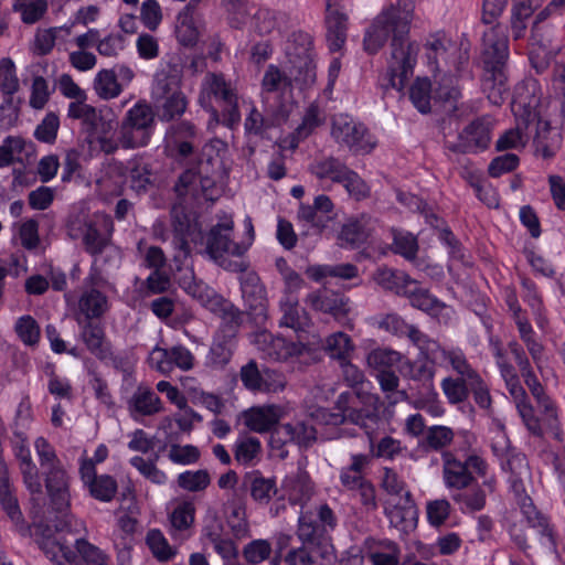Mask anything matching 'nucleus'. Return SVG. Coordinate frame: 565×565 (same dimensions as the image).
Wrapping results in <instances>:
<instances>
[{"instance_id": "56", "label": "nucleus", "mask_w": 565, "mask_h": 565, "mask_svg": "<svg viewBox=\"0 0 565 565\" xmlns=\"http://www.w3.org/2000/svg\"><path fill=\"white\" fill-rule=\"evenodd\" d=\"M392 250L409 262L416 259L418 243L416 236L403 231H393Z\"/></svg>"}, {"instance_id": "22", "label": "nucleus", "mask_w": 565, "mask_h": 565, "mask_svg": "<svg viewBox=\"0 0 565 565\" xmlns=\"http://www.w3.org/2000/svg\"><path fill=\"white\" fill-rule=\"evenodd\" d=\"M306 302L313 310L329 313L337 319L345 317L349 311L347 299L342 295L327 289L309 294Z\"/></svg>"}, {"instance_id": "55", "label": "nucleus", "mask_w": 565, "mask_h": 565, "mask_svg": "<svg viewBox=\"0 0 565 565\" xmlns=\"http://www.w3.org/2000/svg\"><path fill=\"white\" fill-rule=\"evenodd\" d=\"M341 246L356 248L367 238V231L362 221L351 220L343 225L340 236Z\"/></svg>"}, {"instance_id": "53", "label": "nucleus", "mask_w": 565, "mask_h": 565, "mask_svg": "<svg viewBox=\"0 0 565 565\" xmlns=\"http://www.w3.org/2000/svg\"><path fill=\"white\" fill-rule=\"evenodd\" d=\"M532 136V129H525L524 124L516 121V127L507 130L495 143L498 151H504L508 149H518L524 147L526 140Z\"/></svg>"}, {"instance_id": "18", "label": "nucleus", "mask_w": 565, "mask_h": 565, "mask_svg": "<svg viewBox=\"0 0 565 565\" xmlns=\"http://www.w3.org/2000/svg\"><path fill=\"white\" fill-rule=\"evenodd\" d=\"M384 511L394 527L405 533L416 529L418 510L412 497H388Z\"/></svg>"}, {"instance_id": "34", "label": "nucleus", "mask_w": 565, "mask_h": 565, "mask_svg": "<svg viewBox=\"0 0 565 565\" xmlns=\"http://www.w3.org/2000/svg\"><path fill=\"white\" fill-rule=\"evenodd\" d=\"M224 515L235 537L241 539L247 535L248 523L242 497H233L224 503Z\"/></svg>"}, {"instance_id": "21", "label": "nucleus", "mask_w": 565, "mask_h": 565, "mask_svg": "<svg viewBox=\"0 0 565 565\" xmlns=\"http://www.w3.org/2000/svg\"><path fill=\"white\" fill-rule=\"evenodd\" d=\"M130 417L138 422L141 417L153 416L162 411L160 397L147 386L139 385L127 402Z\"/></svg>"}, {"instance_id": "27", "label": "nucleus", "mask_w": 565, "mask_h": 565, "mask_svg": "<svg viewBox=\"0 0 565 565\" xmlns=\"http://www.w3.org/2000/svg\"><path fill=\"white\" fill-rule=\"evenodd\" d=\"M245 425L253 431L266 433L276 426L280 418V409L275 405L252 407L244 414Z\"/></svg>"}, {"instance_id": "20", "label": "nucleus", "mask_w": 565, "mask_h": 565, "mask_svg": "<svg viewBox=\"0 0 565 565\" xmlns=\"http://www.w3.org/2000/svg\"><path fill=\"white\" fill-rule=\"evenodd\" d=\"M359 397L351 392H343L338 396L335 408L345 414L350 423L360 426L367 435L376 426L380 414L377 407L358 408Z\"/></svg>"}, {"instance_id": "35", "label": "nucleus", "mask_w": 565, "mask_h": 565, "mask_svg": "<svg viewBox=\"0 0 565 565\" xmlns=\"http://www.w3.org/2000/svg\"><path fill=\"white\" fill-rule=\"evenodd\" d=\"M292 82L287 73H282L277 66L269 65L262 81V98L264 104H271V94L278 98L277 93L291 88Z\"/></svg>"}, {"instance_id": "42", "label": "nucleus", "mask_w": 565, "mask_h": 565, "mask_svg": "<svg viewBox=\"0 0 565 565\" xmlns=\"http://www.w3.org/2000/svg\"><path fill=\"white\" fill-rule=\"evenodd\" d=\"M307 275L315 281H321L327 277L352 279L358 276V267L353 264L313 265L308 267Z\"/></svg>"}, {"instance_id": "54", "label": "nucleus", "mask_w": 565, "mask_h": 565, "mask_svg": "<svg viewBox=\"0 0 565 565\" xmlns=\"http://www.w3.org/2000/svg\"><path fill=\"white\" fill-rule=\"evenodd\" d=\"M441 390L448 402L452 405L463 403L470 392V386L466 377H445L441 382Z\"/></svg>"}, {"instance_id": "11", "label": "nucleus", "mask_w": 565, "mask_h": 565, "mask_svg": "<svg viewBox=\"0 0 565 565\" xmlns=\"http://www.w3.org/2000/svg\"><path fill=\"white\" fill-rule=\"evenodd\" d=\"M202 92L223 104L222 122L225 126L233 128L239 124L241 113L236 90L222 74H207L202 84Z\"/></svg>"}, {"instance_id": "24", "label": "nucleus", "mask_w": 565, "mask_h": 565, "mask_svg": "<svg viewBox=\"0 0 565 565\" xmlns=\"http://www.w3.org/2000/svg\"><path fill=\"white\" fill-rule=\"evenodd\" d=\"M326 25L329 49L332 52L339 51L347 40V15L332 0H327Z\"/></svg>"}, {"instance_id": "30", "label": "nucleus", "mask_w": 565, "mask_h": 565, "mask_svg": "<svg viewBox=\"0 0 565 565\" xmlns=\"http://www.w3.org/2000/svg\"><path fill=\"white\" fill-rule=\"evenodd\" d=\"M77 321L82 326L81 337L88 351L97 359L105 360L110 351L102 326L93 321H82L81 318Z\"/></svg>"}, {"instance_id": "19", "label": "nucleus", "mask_w": 565, "mask_h": 565, "mask_svg": "<svg viewBox=\"0 0 565 565\" xmlns=\"http://www.w3.org/2000/svg\"><path fill=\"white\" fill-rule=\"evenodd\" d=\"M297 535L303 546L317 551L321 557H326L332 548L331 536L326 525H320L308 513L302 512L299 516Z\"/></svg>"}, {"instance_id": "5", "label": "nucleus", "mask_w": 565, "mask_h": 565, "mask_svg": "<svg viewBox=\"0 0 565 565\" xmlns=\"http://www.w3.org/2000/svg\"><path fill=\"white\" fill-rule=\"evenodd\" d=\"M444 480L449 489L462 490L469 487L473 480V473L484 478V491L493 492L494 480L487 478L488 465L483 458L477 455H469L465 461L458 460L450 451L441 452Z\"/></svg>"}, {"instance_id": "50", "label": "nucleus", "mask_w": 565, "mask_h": 565, "mask_svg": "<svg viewBox=\"0 0 565 565\" xmlns=\"http://www.w3.org/2000/svg\"><path fill=\"white\" fill-rule=\"evenodd\" d=\"M454 437L455 434L450 427L431 426L427 428L422 446L426 450L439 451L449 446Z\"/></svg>"}, {"instance_id": "37", "label": "nucleus", "mask_w": 565, "mask_h": 565, "mask_svg": "<svg viewBox=\"0 0 565 565\" xmlns=\"http://www.w3.org/2000/svg\"><path fill=\"white\" fill-rule=\"evenodd\" d=\"M188 99L184 93H179L170 97L154 102V116L162 122L174 121L185 113Z\"/></svg>"}, {"instance_id": "36", "label": "nucleus", "mask_w": 565, "mask_h": 565, "mask_svg": "<svg viewBox=\"0 0 565 565\" xmlns=\"http://www.w3.org/2000/svg\"><path fill=\"white\" fill-rule=\"evenodd\" d=\"M348 169L349 167L344 162L332 156L315 160L309 167V171L317 179L331 180L335 183L340 182Z\"/></svg>"}, {"instance_id": "1", "label": "nucleus", "mask_w": 565, "mask_h": 565, "mask_svg": "<svg viewBox=\"0 0 565 565\" xmlns=\"http://www.w3.org/2000/svg\"><path fill=\"white\" fill-rule=\"evenodd\" d=\"M414 8V0H398L379 14L365 33L363 45L370 54L377 53L391 38L387 68L380 78L381 87L385 90H402L413 76L419 52L418 43L408 36Z\"/></svg>"}, {"instance_id": "12", "label": "nucleus", "mask_w": 565, "mask_h": 565, "mask_svg": "<svg viewBox=\"0 0 565 565\" xmlns=\"http://www.w3.org/2000/svg\"><path fill=\"white\" fill-rule=\"evenodd\" d=\"M242 298L249 319L262 326L267 320V295L265 286L255 271H248L238 277Z\"/></svg>"}, {"instance_id": "41", "label": "nucleus", "mask_w": 565, "mask_h": 565, "mask_svg": "<svg viewBox=\"0 0 565 565\" xmlns=\"http://www.w3.org/2000/svg\"><path fill=\"white\" fill-rule=\"evenodd\" d=\"M129 188L138 195L145 194L151 185V170L149 166L139 158L128 161Z\"/></svg>"}, {"instance_id": "13", "label": "nucleus", "mask_w": 565, "mask_h": 565, "mask_svg": "<svg viewBox=\"0 0 565 565\" xmlns=\"http://www.w3.org/2000/svg\"><path fill=\"white\" fill-rule=\"evenodd\" d=\"M108 457V448L99 445L93 458H84L81 460L79 473L84 486L88 489L89 494H116L117 481L109 475H97L96 463H100Z\"/></svg>"}, {"instance_id": "10", "label": "nucleus", "mask_w": 565, "mask_h": 565, "mask_svg": "<svg viewBox=\"0 0 565 565\" xmlns=\"http://www.w3.org/2000/svg\"><path fill=\"white\" fill-rule=\"evenodd\" d=\"M171 225L173 231L172 245L174 248L173 262L178 270H181L191 255L189 241H194L200 235L199 224L191 220L184 206L173 205L171 209Z\"/></svg>"}, {"instance_id": "46", "label": "nucleus", "mask_w": 565, "mask_h": 565, "mask_svg": "<svg viewBox=\"0 0 565 565\" xmlns=\"http://www.w3.org/2000/svg\"><path fill=\"white\" fill-rule=\"evenodd\" d=\"M94 89L102 99L109 100L120 95L122 88L114 70H102L94 78Z\"/></svg>"}, {"instance_id": "23", "label": "nucleus", "mask_w": 565, "mask_h": 565, "mask_svg": "<svg viewBox=\"0 0 565 565\" xmlns=\"http://www.w3.org/2000/svg\"><path fill=\"white\" fill-rule=\"evenodd\" d=\"M180 287L210 311L215 309L223 298L203 280L198 279L192 270L186 271L180 278Z\"/></svg>"}, {"instance_id": "2", "label": "nucleus", "mask_w": 565, "mask_h": 565, "mask_svg": "<svg viewBox=\"0 0 565 565\" xmlns=\"http://www.w3.org/2000/svg\"><path fill=\"white\" fill-rule=\"evenodd\" d=\"M508 29L497 23L483 33L482 61L484 72L481 89L492 105L500 106L509 95L507 62L509 58Z\"/></svg>"}, {"instance_id": "33", "label": "nucleus", "mask_w": 565, "mask_h": 565, "mask_svg": "<svg viewBox=\"0 0 565 565\" xmlns=\"http://www.w3.org/2000/svg\"><path fill=\"white\" fill-rule=\"evenodd\" d=\"M86 99L72 102L68 105L67 116L72 119L81 120L83 130L93 136L97 134L99 126L102 127L103 117L97 109L85 103Z\"/></svg>"}, {"instance_id": "60", "label": "nucleus", "mask_w": 565, "mask_h": 565, "mask_svg": "<svg viewBox=\"0 0 565 565\" xmlns=\"http://www.w3.org/2000/svg\"><path fill=\"white\" fill-rule=\"evenodd\" d=\"M322 122L323 118L319 106L310 104L305 111L301 124L295 130L296 138L298 140L308 138Z\"/></svg>"}, {"instance_id": "4", "label": "nucleus", "mask_w": 565, "mask_h": 565, "mask_svg": "<svg viewBox=\"0 0 565 565\" xmlns=\"http://www.w3.org/2000/svg\"><path fill=\"white\" fill-rule=\"evenodd\" d=\"M60 541L44 540L42 551L51 561H55L61 553L71 565H109L110 558L99 547L78 537H62ZM56 565H63L57 562Z\"/></svg>"}, {"instance_id": "7", "label": "nucleus", "mask_w": 565, "mask_h": 565, "mask_svg": "<svg viewBox=\"0 0 565 565\" xmlns=\"http://www.w3.org/2000/svg\"><path fill=\"white\" fill-rule=\"evenodd\" d=\"M154 129V114L146 103H137L122 118L118 138L121 148L137 149L148 146Z\"/></svg>"}, {"instance_id": "9", "label": "nucleus", "mask_w": 565, "mask_h": 565, "mask_svg": "<svg viewBox=\"0 0 565 565\" xmlns=\"http://www.w3.org/2000/svg\"><path fill=\"white\" fill-rule=\"evenodd\" d=\"M542 88L534 77H526L514 87L511 109L516 121L524 124V128H531L540 120L537 108L541 105Z\"/></svg>"}, {"instance_id": "40", "label": "nucleus", "mask_w": 565, "mask_h": 565, "mask_svg": "<svg viewBox=\"0 0 565 565\" xmlns=\"http://www.w3.org/2000/svg\"><path fill=\"white\" fill-rule=\"evenodd\" d=\"M419 350V354L424 360L435 363L438 360L440 344L420 331L416 326L408 324L404 334Z\"/></svg>"}, {"instance_id": "57", "label": "nucleus", "mask_w": 565, "mask_h": 565, "mask_svg": "<svg viewBox=\"0 0 565 565\" xmlns=\"http://www.w3.org/2000/svg\"><path fill=\"white\" fill-rule=\"evenodd\" d=\"M367 558L373 565H398L399 550L393 541H383L367 553Z\"/></svg>"}, {"instance_id": "39", "label": "nucleus", "mask_w": 565, "mask_h": 565, "mask_svg": "<svg viewBox=\"0 0 565 565\" xmlns=\"http://www.w3.org/2000/svg\"><path fill=\"white\" fill-rule=\"evenodd\" d=\"M374 280L383 289L403 296L412 277L404 271L382 267L375 271Z\"/></svg>"}, {"instance_id": "17", "label": "nucleus", "mask_w": 565, "mask_h": 565, "mask_svg": "<svg viewBox=\"0 0 565 565\" xmlns=\"http://www.w3.org/2000/svg\"><path fill=\"white\" fill-rule=\"evenodd\" d=\"M194 355L184 345H174L169 349L156 347L149 356L150 364L162 374H169L174 366L189 371L194 366Z\"/></svg>"}, {"instance_id": "62", "label": "nucleus", "mask_w": 565, "mask_h": 565, "mask_svg": "<svg viewBox=\"0 0 565 565\" xmlns=\"http://www.w3.org/2000/svg\"><path fill=\"white\" fill-rule=\"evenodd\" d=\"M211 482L207 470L185 471L179 475V486L189 492L203 491Z\"/></svg>"}, {"instance_id": "63", "label": "nucleus", "mask_w": 565, "mask_h": 565, "mask_svg": "<svg viewBox=\"0 0 565 565\" xmlns=\"http://www.w3.org/2000/svg\"><path fill=\"white\" fill-rule=\"evenodd\" d=\"M60 128V119L55 113H47L34 130L36 140L52 145L55 142Z\"/></svg>"}, {"instance_id": "14", "label": "nucleus", "mask_w": 565, "mask_h": 565, "mask_svg": "<svg viewBox=\"0 0 565 565\" xmlns=\"http://www.w3.org/2000/svg\"><path fill=\"white\" fill-rule=\"evenodd\" d=\"M490 140V122L479 118L466 126L455 141L447 140L445 146L455 153H478L489 147Z\"/></svg>"}, {"instance_id": "64", "label": "nucleus", "mask_w": 565, "mask_h": 565, "mask_svg": "<svg viewBox=\"0 0 565 565\" xmlns=\"http://www.w3.org/2000/svg\"><path fill=\"white\" fill-rule=\"evenodd\" d=\"M242 554L248 564L256 565L269 558L271 545L267 540H253L244 546Z\"/></svg>"}, {"instance_id": "59", "label": "nucleus", "mask_w": 565, "mask_h": 565, "mask_svg": "<svg viewBox=\"0 0 565 565\" xmlns=\"http://www.w3.org/2000/svg\"><path fill=\"white\" fill-rule=\"evenodd\" d=\"M430 89H431V85L427 78H424V79L418 78L411 86L409 98H411L413 105L422 114H427L430 111Z\"/></svg>"}, {"instance_id": "28", "label": "nucleus", "mask_w": 565, "mask_h": 565, "mask_svg": "<svg viewBox=\"0 0 565 565\" xmlns=\"http://www.w3.org/2000/svg\"><path fill=\"white\" fill-rule=\"evenodd\" d=\"M406 287L403 297L408 298L414 308L434 316L447 308L445 303L430 295L428 289L420 287L417 280L412 278Z\"/></svg>"}, {"instance_id": "52", "label": "nucleus", "mask_w": 565, "mask_h": 565, "mask_svg": "<svg viewBox=\"0 0 565 565\" xmlns=\"http://www.w3.org/2000/svg\"><path fill=\"white\" fill-rule=\"evenodd\" d=\"M13 11L21 13V20L25 24H34L43 18L47 11L46 0H14Z\"/></svg>"}, {"instance_id": "45", "label": "nucleus", "mask_w": 565, "mask_h": 565, "mask_svg": "<svg viewBox=\"0 0 565 565\" xmlns=\"http://www.w3.org/2000/svg\"><path fill=\"white\" fill-rule=\"evenodd\" d=\"M376 379L381 390L385 393L388 405L393 406L408 399L407 392L405 390H398L399 379L393 371L381 370Z\"/></svg>"}, {"instance_id": "32", "label": "nucleus", "mask_w": 565, "mask_h": 565, "mask_svg": "<svg viewBox=\"0 0 565 565\" xmlns=\"http://www.w3.org/2000/svg\"><path fill=\"white\" fill-rule=\"evenodd\" d=\"M235 347V340L215 334L205 359V365L212 370H223L232 360Z\"/></svg>"}, {"instance_id": "15", "label": "nucleus", "mask_w": 565, "mask_h": 565, "mask_svg": "<svg viewBox=\"0 0 565 565\" xmlns=\"http://www.w3.org/2000/svg\"><path fill=\"white\" fill-rule=\"evenodd\" d=\"M264 105L265 115L252 105L244 121V129L247 135L262 136L266 130L280 126L290 115L291 106L289 104L279 100L277 104Z\"/></svg>"}, {"instance_id": "3", "label": "nucleus", "mask_w": 565, "mask_h": 565, "mask_svg": "<svg viewBox=\"0 0 565 565\" xmlns=\"http://www.w3.org/2000/svg\"><path fill=\"white\" fill-rule=\"evenodd\" d=\"M33 520L35 542L42 550V542L60 541L72 537L77 532L78 522L70 513V502L66 497H23Z\"/></svg>"}, {"instance_id": "61", "label": "nucleus", "mask_w": 565, "mask_h": 565, "mask_svg": "<svg viewBox=\"0 0 565 565\" xmlns=\"http://www.w3.org/2000/svg\"><path fill=\"white\" fill-rule=\"evenodd\" d=\"M19 339L25 344L33 347L40 340V327L35 319L29 315L20 317L14 326Z\"/></svg>"}, {"instance_id": "31", "label": "nucleus", "mask_w": 565, "mask_h": 565, "mask_svg": "<svg viewBox=\"0 0 565 565\" xmlns=\"http://www.w3.org/2000/svg\"><path fill=\"white\" fill-rule=\"evenodd\" d=\"M108 310L107 297L95 288L85 290L78 299V312L84 321H92L103 317Z\"/></svg>"}, {"instance_id": "58", "label": "nucleus", "mask_w": 565, "mask_h": 565, "mask_svg": "<svg viewBox=\"0 0 565 565\" xmlns=\"http://www.w3.org/2000/svg\"><path fill=\"white\" fill-rule=\"evenodd\" d=\"M0 89L4 96H13L20 89L15 65L10 57L0 60Z\"/></svg>"}, {"instance_id": "49", "label": "nucleus", "mask_w": 565, "mask_h": 565, "mask_svg": "<svg viewBox=\"0 0 565 565\" xmlns=\"http://www.w3.org/2000/svg\"><path fill=\"white\" fill-rule=\"evenodd\" d=\"M175 36L179 43L192 47L198 43L200 29L194 15L179 13L175 25Z\"/></svg>"}, {"instance_id": "26", "label": "nucleus", "mask_w": 565, "mask_h": 565, "mask_svg": "<svg viewBox=\"0 0 565 565\" xmlns=\"http://www.w3.org/2000/svg\"><path fill=\"white\" fill-rule=\"evenodd\" d=\"M70 235L73 238L82 237L85 250L94 258L102 255L109 245V238L104 236L96 224L92 222H85L79 224L78 227L71 226Z\"/></svg>"}, {"instance_id": "8", "label": "nucleus", "mask_w": 565, "mask_h": 565, "mask_svg": "<svg viewBox=\"0 0 565 565\" xmlns=\"http://www.w3.org/2000/svg\"><path fill=\"white\" fill-rule=\"evenodd\" d=\"M288 72L292 83L300 88L316 82V63L312 53V39L307 33H294L287 45Z\"/></svg>"}, {"instance_id": "44", "label": "nucleus", "mask_w": 565, "mask_h": 565, "mask_svg": "<svg viewBox=\"0 0 565 565\" xmlns=\"http://www.w3.org/2000/svg\"><path fill=\"white\" fill-rule=\"evenodd\" d=\"M282 317L280 326L288 327L295 331H303L309 326V317L305 309L300 308L296 300L287 299L280 302Z\"/></svg>"}, {"instance_id": "47", "label": "nucleus", "mask_w": 565, "mask_h": 565, "mask_svg": "<svg viewBox=\"0 0 565 565\" xmlns=\"http://www.w3.org/2000/svg\"><path fill=\"white\" fill-rule=\"evenodd\" d=\"M324 350L331 359L342 362L351 359L354 344L347 333L339 331L326 339Z\"/></svg>"}, {"instance_id": "16", "label": "nucleus", "mask_w": 565, "mask_h": 565, "mask_svg": "<svg viewBox=\"0 0 565 565\" xmlns=\"http://www.w3.org/2000/svg\"><path fill=\"white\" fill-rule=\"evenodd\" d=\"M233 222L217 223L206 237L205 253L213 260L222 255L243 256L249 248V243H235L231 239Z\"/></svg>"}, {"instance_id": "43", "label": "nucleus", "mask_w": 565, "mask_h": 565, "mask_svg": "<svg viewBox=\"0 0 565 565\" xmlns=\"http://www.w3.org/2000/svg\"><path fill=\"white\" fill-rule=\"evenodd\" d=\"M182 93L180 78L177 74L161 70L156 73L151 87V97L154 102Z\"/></svg>"}, {"instance_id": "6", "label": "nucleus", "mask_w": 565, "mask_h": 565, "mask_svg": "<svg viewBox=\"0 0 565 565\" xmlns=\"http://www.w3.org/2000/svg\"><path fill=\"white\" fill-rule=\"evenodd\" d=\"M330 135L340 148L354 154L370 153L377 145L367 127L348 114L332 116Z\"/></svg>"}, {"instance_id": "51", "label": "nucleus", "mask_w": 565, "mask_h": 565, "mask_svg": "<svg viewBox=\"0 0 565 565\" xmlns=\"http://www.w3.org/2000/svg\"><path fill=\"white\" fill-rule=\"evenodd\" d=\"M522 514L533 527H539L542 535L547 536L551 544H554L552 531L548 527L546 518L534 505L532 497H522L519 502Z\"/></svg>"}, {"instance_id": "38", "label": "nucleus", "mask_w": 565, "mask_h": 565, "mask_svg": "<svg viewBox=\"0 0 565 565\" xmlns=\"http://www.w3.org/2000/svg\"><path fill=\"white\" fill-rule=\"evenodd\" d=\"M541 3V0H523L513 4L510 23L512 36L514 40H520L524 36L526 30L525 21L532 17Z\"/></svg>"}, {"instance_id": "25", "label": "nucleus", "mask_w": 565, "mask_h": 565, "mask_svg": "<svg viewBox=\"0 0 565 565\" xmlns=\"http://www.w3.org/2000/svg\"><path fill=\"white\" fill-rule=\"evenodd\" d=\"M531 129L534 132L533 142L536 153H540L545 159L553 158L561 148V134L553 129L548 121L542 119L531 125Z\"/></svg>"}, {"instance_id": "29", "label": "nucleus", "mask_w": 565, "mask_h": 565, "mask_svg": "<svg viewBox=\"0 0 565 565\" xmlns=\"http://www.w3.org/2000/svg\"><path fill=\"white\" fill-rule=\"evenodd\" d=\"M211 312L217 315L222 322L216 334L235 340L238 328L243 322V311L224 297Z\"/></svg>"}, {"instance_id": "48", "label": "nucleus", "mask_w": 565, "mask_h": 565, "mask_svg": "<svg viewBox=\"0 0 565 565\" xmlns=\"http://www.w3.org/2000/svg\"><path fill=\"white\" fill-rule=\"evenodd\" d=\"M439 358L448 361L452 370L459 374V377H466L468 382L479 375V373L468 362L462 350L459 348L447 350L440 347L438 359Z\"/></svg>"}]
</instances>
